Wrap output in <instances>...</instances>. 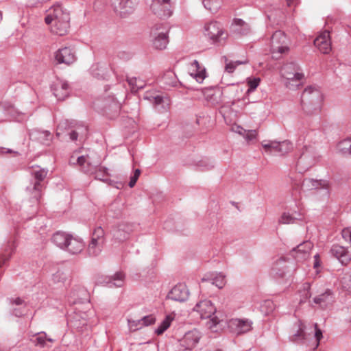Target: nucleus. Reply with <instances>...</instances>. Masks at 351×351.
<instances>
[{
	"label": "nucleus",
	"mask_w": 351,
	"mask_h": 351,
	"mask_svg": "<svg viewBox=\"0 0 351 351\" xmlns=\"http://www.w3.org/2000/svg\"><path fill=\"white\" fill-rule=\"evenodd\" d=\"M69 84L63 81L58 82L51 86L53 93L58 100H64L68 97L69 93Z\"/></svg>",
	"instance_id": "29"
},
{
	"label": "nucleus",
	"mask_w": 351,
	"mask_h": 351,
	"mask_svg": "<svg viewBox=\"0 0 351 351\" xmlns=\"http://www.w3.org/2000/svg\"><path fill=\"white\" fill-rule=\"evenodd\" d=\"M158 7H159L158 10H160V13H161V14H162L163 12L165 13V11L167 9L172 10L171 4H167V5H166L163 4V3H160V6H158Z\"/></svg>",
	"instance_id": "60"
},
{
	"label": "nucleus",
	"mask_w": 351,
	"mask_h": 351,
	"mask_svg": "<svg viewBox=\"0 0 351 351\" xmlns=\"http://www.w3.org/2000/svg\"><path fill=\"white\" fill-rule=\"evenodd\" d=\"M84 247V243L82 239L79 237H74L71 234L64 250H66L71 254H77L80 253Z\"/></svg>",
	"instance_id": "28"
},
{
	"label": "nucleus",
	"mask_w": 351,
	"mask_h": 351,
	"mask_svg": "<svg viewBox=\"0 0 351 351\" xmlns=\"http://www.w3.org/2000/svg\"><path fill=\"white\" fill-rule=\"evenodd\" d=\"M191 72L190 75L195 79L198 83H202L206 77V69L200 66L197 60H194L191 63Z\"/></svg>",
	"instance_id": "30"
},
{
	"label": "nucleus",
	"mask_w": 351,
	"mask_h": 351,
	"mask_svg": "<svg viewBox=\"0 0 351 351\" xmlns=\"http://www.w3.org/2000/svg\"><path fill=\"white\" fill-rule=\"evenodd\" d=\"M174 319V315L169 314L166 315L165 319L161 322L158 328L155 329V333L158 335H162L171 326L172 321Z\"/></svg>",
	"instance_id": "37"
},
{
	"label": "nucleus",
	"mask_w": 351,
	"mask_h": 351,
	"mask_svg": "<svg viewBox=\"0 0 351 351\" xmlns=\"http://www.w3.org/2000/svg\"><path fill=\"white\" fill-rule=\"evenodd\" d=\"M287 268L285 260L280 258L272 264L269 274L276 279L282 278L287 273Z\"/></svg>",
	"instance_id": "27"
},
{
	"label": "nucleus",
	"mask_w": 351,
	"mask_h": 351,
	"mask_svg": "<svg viewBox=\"0 0 351 351\" xmlns=\"http://www.w3.org/2000/svg\"><path fill=\"white\" fill-rule=\"evenodd\" d=\"M300 67L298 64L294 62H287L285 64L280 70L281 75L288 81H292L299 83L304 77V74L299 72ZM297 84L296 86H299Z\"/></svg>",
	"instance_id": "12"
},
{
	"label": "nucleus",
	"mask_w": 351,
	"mask_h": 351,
	"mask_svg": "<svg viewBox=\"0 0 351 351\" xmlns=\"http://www.w3.org/2000/svg\"><path fill=\"white\" fill-rule=\"evenodd\" d=\"M260 81L261 80L259 77L248 78L247 80L248 88L246 91V94L249 95L250 93L254 92L256 90V88L258 86Z\"/></svg>",
	"instance_id": "42"
},
{
	"label": "nucleus",
	"mask_w": 351,
	"mask_h": 351,
	"mask_svg": "<svg viewBox=\"0 0 351 351\" xmlns=\"http://www.w3.org/2000/svg\"><path fill=\"white\" fill-rule=\"evenodd\" d=\"M256 130H251V131H249V132L246 134V139L247 141H252L254 138H256Z\"/></svg>",
	"instance_id": "59"
},
{
	"label": "nucleus",
	"mask_w": 351,
	"mask_h": 351,
	"mask_svg": "<svg viewBox=\"0 0 351 351\" xmlns=\"http://www.w3.org/2000/svg\"><path fill=\"white\" fill-rule=\"evenodd\" d=\"M134 228V225L133 223L121 222L112 229L113 238L119 242L124 241L129 239Z\"/></svg>",
	"instance_id": "14"
},
{
	"label": "nucleus",
	"mask_w": 351,
	"mask_h": 351,
	"mask_svg": "<svg viewBox=\"0 0 351 351\" xmlns=\"http://www.w3.org/2000/svg\"><path fill=\"white\" fill-rule=\"evenodd\" d=\"M329 254L343 265H347L351 261V250L349 247L334 244L331 246Z\"/></svg>",
	"instance_id": "13"
},
{
	"label": "nucleus",
	"mask_w": 351,
	"mask_h": 351,
	"mask_svg": "<svg viewBox=\"0 0 351 351\" xmlns=\"http://www.w3.org/2000/svg\"><path fill=\"white\" fill-rule=\"evenodd\" d=\"M66 275L60 270L53 274L52 279L54 282H64L66 280Z\"/></svg>",
	"instance_id": "49"
},
{
	"label": "nucleus",
	"mask_w": 351,
	"mask_h": 351,
	"mask_svg": "<svg viewBox=\"0 0 351 351\" xmlns=\"http://www.w3.org/2000/svg\"><path fill=\"white\" fill-rule=\"evenodd\" d=\"M55 59L58 64H70L75 62V55L70 47H64L56 52Z\"/></svg>",
	"instance_id": "22"
},
{
	"label": "nucleus",
	"mask_w": 351,
	"mask_h": 351,
	"mask_svg": "<svg viewBox=\"0 0 351 351\" xmlns=\"http://www.w3.org/2000/svg\"><path fill=\"white\" fill-rule=\"evenodd\" d=\"M201 282H209L221 289L226 283V276L221 272L206 274L201 279Z\"/></svg>",
	"instance_id": "24"
},
{
	"label": "nucleus",
	"mask_w": 351,
	"mask_h": 351,
	"mask_svg": "<svg viewBox=\"0 0 351 351\" xmlns=\"http://www.w3.org/2000/svg\"><path fill=\"white\" fill-rule=\"evenodd\" d=\"M230 326L234 328L237 335L246 333L252 328V321L249 319H232L230 322Z\"/></svg>",
	"instance_id": "23"
},
{
	"label": "nucleus",
	"mask_w": 351,
	"mask_h": 351,
	"mask_svg": "<svg viewBox=\"0 0 351 351\" xmlns=\"http://www.w3.org/2000/svg\"><path fill=\"white\" fill-rule=\"evenodd\" d=\"M197 167L201 171H208L214 167V162L208 158H204L199 161Z\"/></svg>",
	"instance_id": "43"
},
{
	"label": "nucleus",
	"mask_w": 351,
	"mask_h": 351,
	"mask_svg": "<svg viewBox=\"0 0 351 351\" xmlns=\"http://www.w3.org/2000/svg\"><path fill=\"white\" fill-rule=\"evenodd\" d=\"M26 306H19L12 307L11 309V314L17 317H21L26 314Z\"/></svg>",
	"instance_id": "47"
},
{
	"label": "nucleus",
	"mask_w": 351,
	"mask_h": 351,
	"mask_svg": "<svg viewBox=\"0 0 351 351\" xmlns=\"http://www.w3.org/2000/svg\"><path fill=\"white\" fill-rule=\"evenodd\" d=\"M70 235V234L66 232L57 231L53 234L51 237V241L59 248L64 250L69 239Z\"/></svg>",
	"instance_id": "33"
},
{
	"label": "nucleus",
	"mask_w": 351,
	"mask_h": 351,
	"mask_svg": "<svg viewBox=\"0 0 351 351\" xmlns=\"http://www.w3.org/2000/svg\"><path fill=\"white\" fill-rule=\"evenodd\" d=\"M71 131L69 132V138L72 141H75L77 139V138L80 136L79 133L77 130H75L74 128L71 129Z\"/></svg>",
	"instance_id": "57"
},
{
	"label": "nucleus",
	"mask_w": 351,
	"mask_h": 351,
	"mask_svg": "<svg viewBox=\"0 0 351 351\" xmlns=\"http://www.w3.org/2000/svg\"><path fill=\"white\" fill-rule=\"evenodd\" d=\"M189 295V291L186 286L184 284L178 283L171 289L167 298L176 302H182L188 299Z\"/></svg>",
	"instance_id": "17"
},
{
	"label": "nucleus",
	"mask_w": 351,
	"mask_h": 351,
	"mask_svg": "<svg viewBox=\"0 0 351 351\" xmlns=\"http://www.w3.org/2000/svg\"><path fill=\"white\" fill-rule=\"evenodd\" d=\"M299 293L300 296V303H304L311 296V284L309 282L303 283Z\"/></svg>",
	"instance_id": "38"
},
{
	"label": "nucleus",
	"mask_w": 351,
	"mask_h": 351,
	"mask_svg": "<svg viewBox=\"0 0 351 351\" xmlns=\"http://www.w3.org/2000/svg\"><path fill=\"white\" fill-rule=\"evenodd\" d=\"M98 67H99V64H94L90 68V70H91V72H92V73H93V75L94 76H95L97 78H99L100 77H101V75L99 73H95V70L97 69Z\"/></svg>",
	"instance_id": "63"
},
{
	"label": "nucleus",
	"mask_w": 351,
	"mask_h": 351,
	"mask_svg": "<svg viewBox=\"0 0 351 351\" xmlns=\"http://www.w3.org/2000/svg\"><path fill=\"white\" fill-rule=\"evenodd\" d=\"M114 11L122 18L127 17L134 10L132 0H114Z\"/></svg>",
	"instance_id": "21"
},
{
	"label": "nucleus",
	"mask_w": 351,
	"mask_h": 351,
	"mask_svg": "<svg viewBox=\"0 0 351 351\" xmlns=\"http://www.w3.org/2000/svg\"><path fill=\"white\" fill-rule=\"evenodd\" d=\"M45 22L47 25L52 24L51 31L53 34L64 36L70 27V15L61 5H53L46 10Z\"/></svg>",
	"instance_id": "1"
},
{
	"label": "nucleus",
	"mask_w": 351,
	"mask_h": 351,
	"mask_svg": "<svg viewBox=\"0 0 351 351\" xmlns=\"http://www.w3.org/2000/svg\"><path fill=\"white\" fill-rule=\"evenodd\" d=\"M160 3H163L166 5L167 4H171V0H152V3L150 5L151 10L155 15L160 19H165L169 18L173 14V10L167 9L165 11V14H164V12L162 14L160 13V10H158V6H160Z\"/></svg>",
	"instance_id": "31"
},
{
	"label": "nucleus",
	"mask_w": 351,
	"mask_h": 351,
	"mask_svg": "<svg viewBox=\"0 0 351 351\" xmlns=\"http://www.w3.org/2000/svg\"><path fill=\"white\" fill-rule=\"evenodd\" d=\"M156 322V317L153 315L144 316L141 319H138V324H140V327L148 326Z\"/></svg>",
	"instance_id": "44"
},
{
	"label": "nucleus",
	"mask_w": 351,
	"mask_h": 351,
	"mask_svg": "<svg viewBox=\"0 0 351 351\" xmlns=\"http://www.w3.org/2000/svg\"><path fill=\"white\" fill-rule=\"evenodd\" d=\"M84 172L87 174H93L95 178L104 182H108L109 179L108 169L101 166L93 165L88 162L87 167L84 168Z\"/></svg>",
	"instance_id": "18"
},
{
	"label": "nucleus",
	"mask_w": 351,
	"mask_h": 351,
	"mask_svg": "<svg viewBox=\"0 0 351 351\" xmlns=\"http://www.w3.org/2000/svg\"><path fill=\"white\" fill-rule=\"evenodd\" d=\"M169 28L164 23H156L150 29V38L153 47L157 50H164L169 42Z\"/></svg>",
	"instance_id": "6"
},
{
	"label": "nucleus",
	"mask_w": 351,
	"mask_h": 351,
	"mask_svg": "<svg viewBox=\"0 0 351 351\" xmlns=\"http://www.w3.org/2000/svg\"><path fill=\"white\" fill-rule=\"evenodd\" d=\"M263 148L265 149V152L267 151H274L275 153H278V149L280 147V142L271 141L267 143L262 144Z\"/></svg>",
	"instance_id": "46"
},
{
	"label": "nucleus",
	"mask_w": 351,
	"mask_h": 351,
	"mask_svg": "<svg viewBox=\"0 0 351 351\" xmlns=\"http://www.w3.org/2000/svg\"><path fill=\"white\" fill-rule=\"evenodd\" d=\"M289 50L285 34L280 30L276 31L271 37V52L273 58L277 59Z\"/></svg>",
	"instance_id": "9"
},
{
	"label": "nucleus",
	"mask_w": 351,
	"mask_h": 351,
	"mask_svg": "<svg viewBox=\"0 0 351 351\" xmlns=\"http://www.w3.org/2000/svg\"><path fill=\"white\" fill-rule=\"evenodd\" d=\"M162 82L167 88L178 87L181 85V83L178 81L175 74L172 73L165 74L162 79Z\"/></svg>",
	"instance_id": "36"
},
{
	"label": "nucleus",
	"mask_w": 351,
	"mask_h": 351,
	"mask_svg": "<svg viewBox=\"0 0 351 351\" xmlns=\"http://www.w3.org/2000/svg\"><path fill=\"white\" fill-rule=\"evenodd\" d=\"M145 99L150 100L155 106L162 104L164 101V97L162 95H157L151 97H146Z\"/></svg>",
	"instance_id": "53"
},
{
	"label": "nucleus",
	"mask_w": 351,
	"mask_h": 351,
	"mask_svg": "<svg viewBox=\"0 0 351 351\" xmlns=\"http://www.w3.org/2000/svg\"><path fill=\"white\" fill-rule=\"evenodd\" d=\"M303 219L304 215L301 211L289 209L282 214L279 219V223L283 224H291L295 223L298 221H302Z\"/></svg>",
	"instance_id": "26"
},
{
	"label": "nucleus",
	"mask_w": 351,
	"mask_h": 351,
	"mask_svg": "<svg viewBox=\"0 0 351 351\" xmlns=\"http://www.w3.org/2000/svg\"><path fill=\"white\" fill-rule=\"evenodd\" d=\"M16 247L17 244L16 237L10 241H8L2 246L0 250V267H1L6 261L9 260Z\"/></svg>",
	"instance_id": "20"
},
{
	"label": "nucleus",
	"mask_w": 351,
	"mask_h": 351,
	"mask_svg": "<svg viewBox=\"0 0 351 351\" xmlns=\"http://www.w3.org/2000/svg\"><path fill=\"white\" fill-rule=\"evenodd\" d=\"M204 33L212 44L217 45L223 44L228 36L221 23L215 21L205 24Z\"/></svg>",
	"instance_id": "8"
},
{
	"label": "nucleus",
	"mask_w": 351,
	"mask_h": 351,
	"mask_svg": "<svg viewBox=\"0 0 351 351\" xmlns=\"http://www.w3.org/2000/svg\"><path fill=\"white\" fill-rule=\"evenodd\" d=\"M73 128L77 130L80 138H84L87 136V134H88L87 127H86L83 125H73Z\"/></svg>",
	"instance_id": "51"
},
{
	"label": "nucleus",
	"mask_w": 351,
	"mask_h": 351,
	"mask_svg": "<svg viewBox=\"0 0 351 351\" xmlns=\"http://www.w3.org/2000/svg\"><path fill=\"white\" fill-rule=\"evenodd\" d=\"M311 243L308 242H304L303 243H301L298 245L296 247H294L293 249V252H300L304 254H306L308 252V250L311 247Z\"/></svg>",
	"instance_id": "50"
},
{
	"label": "nucleus",
	"mask_w": 351,
	"mask_h": 351,
	"mask_svg": "<svg viewBox=\"0 0 351 351\" xmlns=\"http://www.w3.org/2000/svg\"><path fill=\"white\" fill-rule=\"evenodd\" d=\"M323 96L317 88L309 86L305 88L301 95V106L305 113L313 114L320 110Z\"/></svg>",
	"instance_id": "4"
},
{
	"label": "nucleus",
	"mask_w": 351,
	"mask_h": 351,
	"mask_svg": "<svg viewBox=\"0 0 351 351\" xmlns=\"http://www.w3.org/2000/svg\"><path fill=\"white\" fill-rule=\"evenodd\" d=\"M37 337L33 340L35 346L44 348L45 346L47 334L45 332H40L36 334Z\"/></svg>",
	"instance_id": "45"
},
{
	"label": "nucleus",
	"mask_w": 351,
	"mask_h": 351,
	"mask_svg": "<svg viewBox=\"0 0 351 351\" xmlns=\"http://www.w3.org/2000/svg\"><path fill=\"white\" fill-rule=\"evenodd\" d=\"M73 121L68 119L60 121L57 125L56 136L59 137L62 132L73 129Z\"/></svg>",
	"instance_id": "40"
},
{
	"label": "nucleus",
	"mask_w": 351,
	"mask_h": 351,
	"mask_svg": "<svg viewBox=\"0 0 351 351\" xmlns=\"http://www.w3.org/2000/svg\"><path fill=\"white\" fill-rule=\"evenodd\" d=\"M335 302V295L330 289H326L323 293L317 295L313 298V302L323 310H325L333 305Z\"/></svg>",
	"instance_id": "16"
},
{
	"label": "nucleus",
	"mask_w": 351,
	"mask_h": 351,
	"mask_svg": "<svg viewBox=\"0 0 351 351\" xmlns=\"http://www.w3.org/2000/svg\"><path fill=\"white\" fill-rule=\"evenodd\" d=\"M128 324L130 330H136L138 329H141L142 327H140V324H138V319L137 320H129Z\"/></svg>",
	"instance_id": "55"
},
{
	"label": "nucleus",
	"mask_w": 351,
	"mask_h": 351,
	"mask_svg": "<svg viewBox=\"0 0 351 351\" xmlns=\"http://www.w3.org/2000/svg\"><path fill=\"white\" fill-rule=\"evenodd\" d=\"M291 149V144L289 141H285L280 142V147L278 149V154L280 155H284L287 153Z\"/></svg>",
	"instance_id": "48"
},
{
	"label": "nucleus",
	"mask_w": 351,
	"mask_h": 351,
	"mask_svg": "<svg viewBox=\"0 0 351 351\" xmlns=\"http://www.w3.org/2000/svg\"><path fill=\"white\" fill-rule=\"evenodd\" d=\"M338 149L343 155H351V138H347L339 142Z\"/></svg>",
	"instance_id": "41"
},
{
	"label": "nucleus",
	"mask_w": 351,
	"mask_h": 351,
	"mask_svg": "<svg viewBox=\"0 0 351 351\" xmlns=\"http://www.w3.org/2000/svg\"><path fill=\"white\" fill-rule=\"evenodd\" d=\"M70 165H78L81 167L82 170L84 171V168L87 167L88 162H90L89 161V157L84 156H77L76 154H73L69 158V161Z\"/></svg>",
	"instance_id": "35"
},
{
	"label": "nucleus",
	"mask_w": 351,
	"mask_h": 351,
	"mask_svg": "<svg viewBox=\"0 0 351 351\" xmlns=\"http://www.w3.org/2000/svg\"><path fill=\"white\" fill-rule=\"evenodd\" d=\"M314 45L324 54L329 53L331 51L330 33L324 31L314 40Z\"/></svg>",
	"instance_id": "19"
},
{
	"label": "nucleus",
	"mask_w": 351,
	"mask_h": 351,
	"mask_svg": "<svg viewBox=\"0 0 351 351\" xmlns=\"http://www.w3.org/2000/svg\"><path fill=\"white\" fill-rule=\"evenodd\" d=\"M315 162V156L313 147L304 146L296 162L297 169L302 173L311 167Z\"/></svg>",
	"instance_id": "11"
},
{
	"label": "nucleus",
	"mask_w": 351,
	"mask_h": 351,
	"mask_svg": "<svg viewBox=\"0 0 351 351\" xmlns=\"http://www.w3.org/2000/svg\"><path fill=\"white\" fill-rule=\"evenodd\" d=\"M303 184L311 189L315 190V195L321 201H328L330 196V184L327 180L306 178Z\"/></svg>",
	"instance_id": "7"
},
{
	"label": "nucleus",
	"mask_w": 351,
	"mask_h": 351,
	"mask_svg": "<svg viewBox=\"0 0 351 351\" xmlns=\"http://www.w3.org/2000/svg\"><path fill=\"white\" fill-rule=\"evenodd\" d=\"M137 179L131 176L130 177V182L128 183V186L130 187V188H132L135 186L136 182H137Z\"/></svg>",
	"instance_id": "64"
},
{
	"label": "nucleus",
	"mask_w": 351,
	"mask_h": 351,
	"mask_svg": "<svg viewBox=\"0 0 351 351\" xmlns=\"http://www.w3.org/2000/svg\"><path fill=\"white\" fill-rule=\"evenodd\" d=\"M29 135L31 138L37 140L41 144L49 146L52 142L53 136L49 130L35 128L31 130Z\"/></svg>",
	"instance_id": "25"
},
{
	"label": "nucleus",
	"mask_w": 351,
	"mask_h": 351,
	"mask_svg": "<svg viewBox=\"0 0 351 351\" xmlns=\"http://www.w3.org/2000/svg\"><path fill=\"white\" fill-rule=\"evenodd\" d=\"M201 332L197 330L193 329L186 332L183 337L180 340V348L183 349L189 348L193 350L196 345L199 343L201 339Z\"/></svg>",
	"instance_id": "15"
},
{
	"label": "nucleus",
	"mask_w": 351,
	"mask_h": 351,
	"mask_svg": "<svg viewBox=\"0 0 351 351\" xmlns=\"http://www.w3.org/2000/svg\"><path fill=\"white\" fill-rule=\"evenodd\" d=\"M296 326L298 330L290 337V340L295 343L306 345L310 350L317 349L320 340L323 338L322 331L318 328L317 324H314L315 333L313 336L305 332L306 326L300 320L296 323Z\"/></svg>",
	"instance_id": "3"
},
{
	"label": "nucleus",
	"mask_w": 351,
	"mask_h": 351,
	"mask_svg": "<svg viewBox=\"0 0 351 351\" xmlns=\"http://www.w3.org/2000/svg\"><path fill=\"white\" fill-rule=\"evenodd\" d=\"M47 175V171L45 169H35L31 171V179L26 186V192L29 195L32 204L31 213L33 216L37 212L38 204L45 188V180Z\"/></svg>",
	"instance_id": "2"
},
{
	"label": "nucleus",
	"mask_w": 351,
	"mask_h": 351,
	"mask_svg": "<svg viewBox=\"0 0 351 351\" xmlns=\"http://www.w3.org/2000/svg\"><path fill=\"white\" fill-rule=\"evenodd\" d=\"M40 3L39 0H27V5L29 7L37 6Z\"/></svg>",
	"instance_id": "62"
},
{
	"label": "nucleus",
	"mask_w": 351,
	"mask_h": 351,
	"mask_svg": "<svg viewBox=\"0 0 351 351\" xmlns=\"http://www.w3.org/2000/svg\"><path fill=\"white\" fill-rule=\"evenodd\" d=\"M200 316L201 319H208V327L213 331H217V326L219 324V319L215 315L216 307L209 300H204L197 302L193 308Z\"/></svg>",
	"instance_id": "5"
},
{
	"label": "nucleus",
	"mask_w": 351,
	"mask_h": 351,
	"mask_svg": "<svg viewBox=\"0 0 351 351\" xmlns=\"http://www.w3.org/2000/svg\"><path fill=\"white\" fill-rule=\"evenodd\" d=\"M204 7L211 12H216L221 8V0H202Z\"/></svg>",
	"instance_id": "39"
},
{
	"label": "nucleus",
	"mask_w": 351,
	"mask_h": 351,
	"mask_svg": "<svg viewBox=\"0 0 351 351\" xmlns=\"http://www.w3.org/2000/svg\"><path fill=\"white\" fill-rule=\"evenodd\" d=\"M125 276L122 272H117L114 275L108 278L105 282L109 287H121L123 285Z\"/></svg>",
	"instance_id": "34"
},
{
	"label": "nucleus",
	"mask_w": 351,
	"mask_h": 351,
	"mask_svg": "<svg viewBox=\"0 0 351 351\" xmlns=\"http://www.w3.org/2000/svg\"><path fill=\"white\" fill-rule=\"evenodd\" d=\"M313 258H314L313 267L317 268L318 267L320 266V258H319V254H316L315 255H314Z\"/></svg>",
	"instance_id": "61"
},
{
	"label": "nucleus",
	"mask_w": 351,
	"mask_h": 351,
	"mask_svg": "<svg viewBox=\"0 0 351 351\" xmlns=\"http://www.w3.org/2000/svg\"><path fill=\"white\" fill-rule=\"evenodd\" d=\"M236 68V64L234 62H229L226 63L225 70L229 73H233Z\"/></svg>",
	"instance_id": "54"
},
{
	"label": "nucleus",
	"mask_w": 351,
	"mask_h": 351,
	"mask_svg": "<svg viewBox=\"0 0 351 351\" xmlns=\"http://www.w3.org/2000/svg\"><path fill=\"white\" fill-rule=\"evenodd\" d=\"M118 57L120 59L129 60L132 57V53L130 52H128V51H119L118 53Z\"/></svg>",
	"instance_id": "56"
},
{
	"label": "nucleus",
	"mask_w": 351,
	"mask_h": 351,
	"mask_svg": "<svg viewBox=\"0 0 351 351\" xmlns=\"http://www.w3.org/2000/svg\"><path fill=\"white\" fill-rule=\"evenodd\" d=\"M104 243V230L101 226L95 228L91 234V239L87 247L89 256H97L101 252Z\"/></svg>",
	"instance_id": "10"
},
{
	"label": "nucleus",
	"mask_w": 351,
	"mask_h": 351,
	"mask_svg": "<svg viewBox=\"0 0 351 351\" xmlns=\"http://www.w3.org/2000/svg\"><path fill=\"white\" fill-rule=\"evenodd\" d=\"M231 28L232 32L237 35H247L250 32L249 25L241 19H234Z\"/></svg>",
	"instance_id": "32"
},
{
	"label": "nucleus",
	"mask_w": 351,
	"mask_h": 351,
	"mask_svg": "<svg viewBox=\"0 0 351 351\" xmlns=\"http://www.w3.org/2000/svg\"><path fill=\"white\" fill-rule=\"evenodd\" d=\"M110 107L112 108V110L115 114H117L120 110L119 103L117 101H114V99H112V102L110 105Z\"/></svg>",
	"instance_id": "58"
},
{
	"label": "nucleus",
	"mask_w": 351,
	"mask_h": 351,
	"mask_svg": "<svg viewBox=\"0 0 351 351\" xmlns=\"http://www.w3.org/2000/svg\"><path fill=\"white\" fill-rule=\"evenodd\" d=\"M9 302L11 306H26L25 301L21 298H9Z\"/></svg>",
	"instance_id": "52"
}]
</instances>
